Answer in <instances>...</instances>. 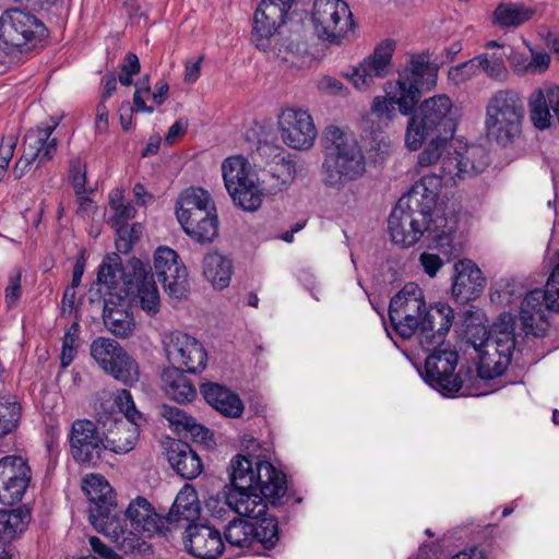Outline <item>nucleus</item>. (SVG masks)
<instances>
[{
  "instance_id": "12",
  "label": "nucleus",
  "mask_w": 559,
  "mask_h": 559,
  "mask_svg": "<svg viewBox=\"0 0 559 559\" xmlns=\"http://www.w3.org/2000/svg\"><path fill=\"white\" fill-rule=\"evenodd\" d=\"M442 345L431 349L426 358L424 371L420 372L423 379L435 390L444 395H452L459 392L463 386H469L474 378V371L469 366L462 365L455 372L459 355L455 350L442 348Z\"/></svg>"
},
{
  "instance_id": "15",
  "label": "nucleus",
  "mask_w": 559,
  "mask_h": 559,
  "mask_svg": "<svg viewBox=\"0 0 559 559\" xmlns=\"http://www.w3.org/2000/svg\"><path fill=\"white\" fill-rule=\"evenodd\" d=\"M312 24L317 36L331 44H340L354 25L352 12L343 0H314Z\"/></svg>"
},
{
  "instance_id": "24",
  "label": "nucleus",
  "mask_w": 559,
  "mask_h": 559,
  "mask_svg": "<svg viewBox=\"0 0 559 559\" xmlns=\"http://www.w3.org/2000/svg\"><path fill=\"white\" fill-rule=\"evenodd\" d=\"M394 49L395 43L393 40L386 39L380 43L374 48L373 53L348 74L354 86L358 90H365L373 83L374 78L386 76Z\"/></svg>"
},
{
  "instance_id": "2",
  "label": "nucleus",
  "mask_w": 559,
  "mask_h": 559,
  "mask_svg": "<svg viewBox=\"0 0 559 559\" xmlns=\"http://www.w3.org/2000/svg\"><path fill=\"white\" fill-rule=\"evenodd\" d=\"M404 197L400 198L388 219V229L394 243L402 247L415 245L421 236L427 234L430 247L450 261L461 254V242L456 240L459 217L454 211L449 214H439L429 219L420 214Z\"/></svg>"
},
{
  "instance_id": "35",
  "label": "nucleus",
  "mask_w": 559,
  "mask_h": 559,
  "mask_svg": "<svg viewBox=\"0 0 559 559\" xmlns=\"http://www.w3.org/2000/svg\"><path fill=\"white\" fill-rule=\"evenodd\" d=\"M200 515V503L197 491L186 485L177 495L173 507L165 516L166 525L180 521L193 522Z\"/></svg>"
},
{
  "instance_id": "47",
  "label": "nucleus",
  "mask_w": 559,
  "mask_h": 559,
  "mask_svg": "<svg viewBox=\"0 0 559 559\" xmlns=\"http://www.w3.org/2000/svg\"><path fill=\"white\" fill-rule=\"evenodd\" d=\"M429 142L424 150L418 154L416 168L420 171L424 168L431 167L438 162L441 163V158L447 150L449 142L452 139H443L431 136L428 139Z\"/></svg>"
},
{
  "instance_id": "31",
  "label": "nucleus",
  "mask_w": 559,
  "mask_h": 559,
  "mask_svg": "<svg viewBox=\"0 0 559 559\" xmlns=\"http://www.w3.org/2000/svg\"><path fill=\"white\" fill-rule=\"evenodd\" d=\"M225 499L227 506L237 514L250 519L266 515L267 504H271L259 491L258 487L245 490H227Z\"/></svg>"
},
{
  "instance_id": "63",
  "label": "nucleus",
  "mask_w": 559,
  "mask_h": 559,
  "mask_svg": "<svg viewBox=\"0 0 559 559\" xmlns=\"http://www.w3.org/2000/svg\"><path fill=\"white\" fill-rule=\"evenodd\" d=\"M90 545L95 554L104 559H120V556L116 554L111 548L105 545L98 537L92 536L90 538Z\"/></svg>"
},
{
  "instance_id": "51",
  "label": "nucleus",
  "mask_w": 559,
  "mask_h": 559,
  "mask_svg": "<svg viewBox=\"0 0 559 559\" xmlns=\"http://www.w3.org/2000/svg\"><path fill=\"white\" fill-rule=\"evenodd\" d=\"M116 405L119 407L122 416L120 418H126L131 421H143L142 414L135 408L134 402L132 400L131 393L123 389L119 391L116 400Z\"/></svg>"
},
{
  "instance_id": "30",
  "label": "nucleus",
  "mask_w": 559,
  "mask_h": 559,
  "mask_svg": "<svg viewBox=\"0 0 559 559\" xmlns=\"http://www.w3.org/2000/svg\"><path fill=\"white\" fill-rule=\"evenodd\" d=\"M141 423L126 418H115L106 432L103 433L106 451L117 454L130 452L139 438Z\"/></svg>"
},
{
  "instance_id": "11",
  "label": "nucleus",
  "mask_w": 559,
  "mask_h": 559,
  "mask_svg": "<svg viewBox=\"0 0 559 559\" xmlns=\"http://www.w3.org/2000/svg\"><path fill=\"white\" fill-rule=\"evenodd\" d=\"M514 330L515 318L508 312L501 313L492 324L491 337L477 352V374L480 378L495 379L509 367L516 345Z\"/></svg>"
},
{
  "instance_id": "40",
  "label": "nucleus",
  "mask_w": 559,
  "mask_h": 559,
  "mask_svg": "<svg viewBox=\"0 0 559 559\" xmlns=\"http://www.w3.org/2000/svg\"><path fill=\"white\" fill-rule=\"evenodd\" d=\"M264 191H266V187H261L258 179H255L251 185L245 182L243 186L228 193L236 206L243 211L253 212L261 206Z\"/></svg>"
},
{
  "instance_id": "19",
  "label": "nucleus",
  "mask_w": 559,
  "mask_h": 559,
  "mask_svg": "<svg viewBox=\"0 0 559 559\" xmlns=\"http://www.w3.org/2000/svg\"><path fill=\"white\" fill-rule=\"evenodd\" d=\"M295 0H262L253 15L252 41L262 50L270 46L271 37L286 23Z\"/></svg>"
},
{
  "instance_id": "33",
  "label": "nucleus",
  "mask_w": 559,
  "mask_h": 559,
  "mask_svg": "<svg viewBox=\"0 0 559 559\" xmlns=\"http://www.w3.org/2000/svg\"><path fill=\"white\" fill-rule=\"evenodd\" d=\"M167 459L177 474L185 479H194L203 469L198 453L188 443L179 440L170 443Z\"/></svg>"
},
{
  "instance_id": "18",
  "label": "nucleus",
  "mask_w": 559,
  "mask_h": 559,
  "mask_svg": "<svg viewBox=\"0 0 559 559\" xmlns=\"http://www.w3.org/2000/svg\"><path fill=\"white\" fill-rule=\"evenodd\" d=\"M164 347L169 368L198 373L205 369L207 354L203 345L193 336L176 331L165 336Z\"/></svg>"
},
{
  "instance_id": "38",
  "label": "nucleus",
  "mask_w": 559,
  "mask_h": 559,
  "mask_svg": "<svg viewBox=\"0 0 559 559\" xmlns=\"http://www.w3.org/2000/svg\"><path fill=\"white\" fill-rule=\"evenodd\" d=\"M535 10L523 3L502 2L493 11V23L500 27H519L530 21Z\"/></svg>"
},
{
  "instance_id": "64",
  "label": "nucleus",
  "mask_w": 559,
  "mask_h": 559,
  "mask_svg": "<svg viewBox=\"0 0 559 559\" xmlns=\"http://www.w3.org/2000/svg\"><path fill=\"white\" fill-rule=\"evenodd\" d=\"M17 144V135L16 134H8L2 138L0 143V159L11 160L14 150Z\"/></svg>"
},
{
  "instance_id": "10",
  "label": "nucleus",
  "mask_w": 559,
  "mask_h": 559,
  "mask_svg": "<svg viewBox=\"0 0 559 559\" xmlns=\"http://www.w3.org/2000/svg\"><path fill=\"white\" fill-rule=\"evenodd\" d=\"M524 114V103L516 91H497L486 106L485 126L488 136L502 146L512 143L521 134Z\"/></svg>"
},
{
  "instance_id": "57",
  "label": "nucleus",
  "mask_w": 559,
  "mask_h": 559,
  "mask_svg": "<svg viewBox=\"0 0 559 559\" xmlns=\"http://www.w3.org/2000/svg\"><path fill=\"white\" fill-rule=\"evenodd\" d=\"M182 432L189 433L194 441L210 445L213 442V435L210 429L205 428L192 417L191 421Z\"/></svg>"
},
{
  "instance_id": "6",
  "label": "nucleus",
  "mask_w": 559,
  "mask_h": 559,
  "mask_svg": "<svg viewBox=\"0 0 559 559\" xmlns=\"http://www.w3.org/2000/svg\"><path fill=\"white\" fill-rule=\"evenodd\" d=\"M228 471L230 485L227 490L258 487L272 507L284 504L287 498L286 475L271 462L259 455L238 454L231 459Z\"/></svg>"
},
{
  "instance_id": "53",
  "label": "nucleus",
  "mask_w": 559,
  "mask_h": 559,
  "mask_svg": "<svg viewBox=\"0 0 559 559\" xmlns=\"http://www.w3.org/2000/svg\"><path fill=\"white\" fill-rule=\"evenodd\" d=\"M543 292L547 294L550 309L559 312V254H557V260L547 280L546 289Z\"/></svg>"
},
{
  "instance_id": "26",
  "label": "nucleus",
  "mask_w": 559,
  "mask_h": 559,
  "mask_svg": "<svg viewBox=\"0 0 559 559\" xmlns=\"http://www.w3.org/2000/svg\"><path fill=\"white\" fill-rule=\"evenodd\" d=\"M550 310L547 294L542 289L528 292L520 306V320L525 334L543 337L549 326L546 312Z\"/></svg>"
},
{
  "instance_id": "21",
  "label": "nucleus",
  "mask_w": 559,
  "mask_h": 559,
  "mask_svg": "<svg viewBox=\"0 0 559 559\" xmlns=\"http://www.w3.org/2000/svg\"><path fill=\"white\" fill-rule=\"evenodd\" d=\"M282 141L294 150H309L317 138L312 117L302 109L287 108L278 116Z\"/></svg>"
},
{
  "instance_id": "46",
  "label": "nucleus",
  "mask_w": 559,
  "mask_h": 559,
  "mask_svg": "<svg viewBox=\"0 0 559 559\" xmlns=\"http://www.w3.org/2000/svg\"><path fill=\"white\" fill-rule=\"evenodd\" d=\"M444 180H447V178L441 173L425 175L419 182L415 183L403 197L406 201L418 206V198H423L421 191H429L431 197L428 198V203H430L432 197H439Z\"/></svg>"
},
{
  "instance_id": "23",
  "label": "nucleus",
  "mask_w": 559,
  "mask_h": 559,
  "mask_svg": "<svg viewBox=\"0 0 559 559\" xmlns=\"http://www.w3.org/2000/svg\"><path fill=\"white\" fill-rule=\"evenodd\" d=\"M121 518L124 519V533L119 540V543L122 542V544L127 540L124 536L127 534V521L130 522L132 531L143 534L145 537H152L155 534L166 536L169 532L165 516L156 513L148 500L141 496L129 503L124 514H121Z\"/></svg>"
},
{
  "instance_id": "61",
  "label": "nucleus",
  "mask_w": 559,
  "mask_h": 559,
  "mask_svg": "<svg viewBox=\"0 0 559 559\" xmlns=\"http://www.w3.org/2000/svg\"><path fill=\"white\" fill-rule=\"evenodd\" d=\"M70 178H71V183L75 190V193L76 194L84 193L86 179H85V173H81L79 160H71Z\"/></svg>"
},
{
  "instance_id": "62",
  "label": "nucleus",
  "mask_w": 559,
  "mask_h": 559,
  "mask_svg": "<svg viewBox=\"0 0 559 559\" xmlns=\"http://www.w3.org/2000/svg\"><path fill=\"white\" fill-rule=\"evenodd\" d=\"M318 88L330 95H341L345 90L343 83L332 76H322L318 81Z\"/></svg>"
},
{
  "instance_id": "16",
  "label": "nucleus",
  "mask_w": 559,
  "mask_h": 559,
  "mask_svg": "<svg viewBox=\"0 0 559 559\" xmlns=\"http://www.w3.org/2000/svg\"><path fill=\"white\" fill-rule=\"evenodd\" d=\"M68 442L72 459L81 466L96 467L106 453L103 433L90 419H75L72 423Z\"/></svg>"
},
{
  "instance_id": "44",
  "label": "nucleus",
  "mask_w": 559,
  "mask_h": 559,
  "mask_svg": "<svg viewBox=\"0 0 559 559\" xmlns=\"http://www.w3.org/2000/svg\"><path fill=\"white\" fill-rule=\"evenodd\" d=\"M254 526L251 521H231L225 530V539L231 545L240 548H254Z\"/></svg>"
},
{
  "instance_id": "13",
  "label": "nucleus",
  "mask_w": 559,
  "mask_h": 559,
  "mask_svg": "<svg viewBox=\"0 0 559 559\" xmlns=\"http://www.w3.org/2000/svg\"><path fill=\"white\" fill-rule=\"evenodd\" d=\"M45 24L21 9L5 10L0 16V49L7 53L28 51L47 37Z\"/></svg>"
},
{
  "instance_id": "32",
  "label": "nucleus",
  "mask_w": 559,
  "mask_h": 559,
  "mask_svg": "<svg viewBox=\"0 0 559 559\" xmlns=\"http://www.w3.org/2000/svg\"><path fill=\"white\" fill-rule=\"evenodd\" d=\"M205 401L226 417L239 418L245 405L239 395L218 383H205L201 386Z\"/></svg>"
},
{
  "instance_id": "41",
  "label": "nucleus",
  "mask_w": 559,
  "mask_h": 559,
  "mask_svg": "<svg viewBox=\"0 0 559 559\" xmlns=\"http://www.w3.org/2000/svg\"><path fill=\"white\" fill-rule=\"evenodd\" d=\"M528 107L531 120L537 129L545 130L550 127L548 88L545 92L542 88L535 90L528 98Z\"/></svg>"
},
{
  "instance_id": "55",
  "label": "nucleus",
  "mask_w": 559,
  "mask_h": 559,
  "mask_svg": "<svg viewBox=\"0 0 559 559\" xmlns=\"http://www.w3.org/2000/svg\"><path fill=\"white\" fill-rule=\"evenodd\" d=\"M477 73V64L475 62V58H473L456 67H452L449 70L448 76L454 84L459 85L475 76Z\"/></svg>"
},
{
  "instance_id": "1",
  "label": "nucleus",
  "mask_w": 559,
  "mask_h": 559,
  "mask_svg": "<svg viewBox=\"0 0 559 559\" xmlns=\"http://www.w3.org/2000/svg\"><path fill=\"white\" fill-rule=\"evenodd\" d=\"M453 319L449 305L437 304L427 309L423 289L413 282L405 284L389 306V320L394 331L403 338L416 334L423 349L442 345Z\"/></svg>"
},
{
  "instance_id": "29",
  "label": "nucleus",
  "mask_w": 559,
  "mask_h": 559,
  "mask_svg": "<svg viewBox=\"0 0 559 559\" xmlns=\"http://www.w3.org/2000/svg\"><path fill=\"white\" fill-rule=\"evenodd\" d=\"M188 549L191 555L202 559H215L224 549L221 533L212 526L195 524L189 525Z\"/></svg>"
},
{
  "instance_id": "52",
  "label": "nucleus",
  "mask_w": 559,
  "mask_h": 559,
  "mask_svg": "<svg viewBox=\"0 0 559 559\" xmlns=\"http://www.w3.org/2000/svg\"><path fill=\"white\" fill-rule=\"evenodd\" d=\"M160 415L173 426L178 432H182L187 425L191 421L192 416L188 415L183 409L164 404Z\"/></svg>"
},
{
  "instance_id": "7",
  "label": "nucleus",
  "mask_w": 559,
  "mask_h": 559,
  "mask_svg": "<svg viewBox=\"0 0 559 559\" xmlns=\"http://www.w3.org/2000/svg\"><path fill=\"white\" fill-rule=\"evenodd\" d=\"M412 112L405 131V145L408 150L417 151L431 136L453 139L457 115L447 95L425 99Z\"/></svg>"
},
{
  "instance_id": "4",
  "label": "nucleus",
  "mask_w": 559,
  "mask_h": 559,
  "mask_svg": "<svg viewBox=\"0 0 559 559\" xmlns=\"http://www.w3.org/2000/svg\"><path fill=\"white\" fill-rule=\"evenodd\" d=\"M321 180L325 187L341 191L366 174V156L357 139L336 126H329L322 139Z\"/></svg>"
},
{
  "instance_id": "39",
  "label": "nucleus",
  "mask_w": 559,
  "mask_h": 559,
  "mask_svg": "<svg viewBox=\"0 0 559 559\" xmlns=\"http://www.w3.org/2000/svg\"><path fill=\"white\" fill-rule=\"evenodd\" d=\"M251 524L255 530L254 546L259 545L263 549H273L280 540L278 522L274 515H262L258 519H251Z\"/></svg>"
},
{
  "instance_id": "22",
  "label": "nucleus",
  "mask_w": 559,
  "mask_h": 559,
  "mask_svg": "<svg viewBox=\"0 0 559 559\" xmlns=\"http://www.w3.org/2000/svg\"><path fill=\"white\" fill-rule=\"evenodd\" d=\"M31 480L27 463L16 455L0 460V502L12 506L20 502Z\"/></svg>"
},
{
  "instance_id": "48",
  "label": "nucleus",
  "mask_w": 559,
  "mask_h": 559,
  "mask_svg": "<svg viewBox=\"0 0 559 559\" xmlns=\"http://www.w3.org/2000/svg\"><path fill=\"white\" fill-rule=\"evenodd\" d=\"M478 72L484 71L489 78L497 81H504L508 78V69L504 66L503 55L493 53L488 56L486 53L475 57Z\"/></svg>"
},
{
  "instance_id": "20",
  "label": "nucleus",
  "mask_w": 559,
  "mask_h": 559,
  "mask_svg": "<svg viewBox=\"0 0 559 559\" xmlns=\"http://www.w3.org/2000/svg\"><path fill=\"white\" fill-rule=\"evenodd\" d=\"M154 269L170 298H186L189 290L188 273L175 250L159 247L154 253Z\"/></svg>"
},
{
  "instance_id": "45",
  "label": "nucleus",
  "mask_w": 559,
  "mask_h": 559,
  "mask_svg": "<svg viewBox=\"0 0 559 559\" xmlns=\"http://www.w3.org/2000/svg\"><path fill=\"white\" fill-rule=\"evenodd\" d=\"M27 518L21 510H0V540L10 542L23 532Z\"/></svg>"
},
{
  "instance_id": "50",
  "label": "nucleus",
  "mask_w": 559,
  "mask_h": 559,
  "mask_svg": "<svg viewBox=\"0 0 559 559\" xmlns=\"http://www.w3.org/2000/svg\"><path fill=\"white\" fill-rule=\"evenodd\" d=\"M117 250L121 253H128L131 250L132 245L140 238L141 226L132 225L130 227L127 223H122L117 225Z\"/></svg>"
},
{
  "instance_id": "56",
  "label": "nucleus",
  "mask_w": 559,
  "mask_h": 559,
  "mask_svg": "<svg viewBox=\"0 0 559 559\" xmlns=\"http://www.w3.org/2000/svg\"><path fill=\"white\" fill-rule=\"evenodd\" d=\"M492 335V329L490 331L483 324H471L467 325L465 336L466 343L471 344L476 352H478L484 344Z\"/></svg>"
},
{
  "instance_id": "43",
  "label": "nucleus",
  "mask_w": 559,
  "mask_h": 559,
  "mask_svg": "<svg viewBox=\"0 0 559 559\" xmlns=\"http://www.w3.org/2000/svg\"><path fill=\"white\" fill-rule=\"evenodd\" d=\"M22 407L12 395H0V437L11 433L19 425Z\"/></svg>"
},
{
  "instance_id": "28",
  "label": "nucleus",
  "mask_w": 559,
  "mask_h": 559,
  "mask_svg": "<svg viewBox=\"0 0 559 559\" xmlns=\"http://www.w3.org/2000/svg\"><path fill=\"white\" fill-rule=\"evenodd\" d=\"M486 285L480 269L471 260H460L454 264L452 294L462 304L476 299Z\"/></svg>"
},
{
  "instance_id": "37",
  "label": "nucleus",
  "mask_w": 559,
  "mask_h": 559,
  "mask_svg": "<svg viewBox=\"0 0 559 559\" xmlns=\"http://www.w3.org/2000/svg\"><path fill=\"white\" fill-rule=\"evenodd\" d=\"M204 277L217 289H224L229 285L233 264L231 261L217 253L212 252L204 255L203 261Z\"/></svg>"
},
{
  "instance_id": "14",
  "label": "nucleus",
  "mask_w": 559,
  "mask_h": 559,
  "mask_svg": "<svg viewBox=\"0 0 559 559\" xmlns=\"http://www.w3.org/2000/svg\"><path fill=\"white\" fill-rule=\"evenodd\" d=\"M90 349L98 366L115 380L129 386L139 381L138 362L117 341L99 336L92 342Z\"/></svg>"
},
{
  "instance_id": "60",
  "label": "nucleus",
  "mask_w": 559,
  "mask_h": 559,
  "mask_svg": "<svg viewBox=\"0 0 559 559\" xmlns=\"http://www.w3.org/2000/svg\"><path fill=\"white\" fill-rule=\"evenodd\" d=\"M21 271H16L14 275L9 278V284L5 288V300L9 306H12L21 296Z\"/></svg>"
},
{
  "instance_id": "5",
  "label": "nucleus",
  "mask_w": 559,
  "mask_h": 559,
  "mask_svg": "<svg viewBox=\"0 0 559 559\" xmlns=\"http://www.w3.org/2000/svg\"><path fill=\"white\" fill-rule=\"evenodd\" d=\"M130 266L131 273H127L118 253L107 254L98 267L97 285L107 288L105 296H108L110 292L121 293L126 296L135 295L142 310L153 317L160 308V298L154 275L147 265L139 259H132Z\"/></svg>"
},
{
  "instance_id": "27",
  "label": "nucleus",
  "mask_w": 559,
  "mask_h": 559,
  "mask_svg": "<svg viewBox=\"0 0 559 559\" xmlns=\"http://www.w3.org/2000/svg\"><path fill=\"white\" fill-rule=\"evenodd\" d=\"M129 308V298L121 293L110 292L104 297L103 321L107 330L117 337L128 338L134 331L135 322Z\"/></svg>"
},
{
  "instance_id": "34",
  "label": "nucleus",
  "mask_w": 559,
  "mask_h": 559,
  "mask_svg": "<svg viewBox=\"0 0 559 559\" xmlns=\"http://www.w3.org/2000/svg\"><path fill=\"white\" fill-rule=\"evenodd\" d=\"M185 372L186 370L168 367L163 370L160 376L165 394L180 404L192 402L197 397L195 385Z\"/></svg>"
},
{
  "instance_id": "8",
  "label": "nucleus",
  "mask_w": 559,
  "mask_h": 559,
  "mask_svg": "<svg viewBox=\"0 0 559 559\" xmlns=\"http://www.w3.org/2000/svg\"><path fill=\"white\" fill-rule=\"evenodd\" d=\"M177 219L195 242L211 243L218 235V218L207 191L190 188L176 203Z\"/></svg>"
},
{
  "instance_id": "59",
  "label": "nucleus",
  "mask_w": 559,
  "mask_h": 559,
  "mask_svg": "<svg viewBox=\"0 0 559 559\" xmlns=\"http://www.w3.org/2000/svg\"><path fill=\"white\" fill-rule=\"evenodd\" d=\"M532 60L525 66V70L531 73H540L548 69L550 57L543 50L531 49Z\"/></svg>"
},
{
  "instance_id": "3",
  "label": "nucleus",
  "mask_w": 559,
  "mask_h": 559,
  "mask_svg": "<svg viewBox=\"0 0 559 559\" xmlns=\"http://www.w3.org/2000/svg\"><path fill=\"white\" fill-rule=\"evenodd\" d=\"M437 69L424 55L413 56L405 69L400 72L395 90L388 93L390 98L374 97L368 118L388 126L395 117V106L402 115H409L419 103L423 94L437 84Z\"/></svg>"
},
{
  "instance_id": "17",
  "label": "nucleus",
  "mask_w": 559,
  "mask_h": 559,
  "mask_svg": "<svg viewBox=\"0 0 559 559\" xmlns=\"http://www.w3.org/2000/svg\"><path fill=\"white\" fill-rule=\"evenodd\" d=\"M59 121L53 120L51 126L36 127L27 130L23 140V154L13 167L15 178H22L34 162L44 165L51 160L57 153L58 140L51 138Z\"/></svg>"
},
{
  "instance_id": "36",
  "label": "nucleus",
  "mask_w": 559,
  "mask_h": 559,
  "mask_svg": "<svg viewBox=\"0 0 559 559\" xmlns=\"http://www.w3.org/2000/svg\"><path fill=\"white\" fill-rule=\"evenodd\" d=\"M222 173L227 192L236 190L243 186L245 182L251 185V182L258 179L250 163L242 156L226 158L222 164Z\"/></svg>"
},
{
  "instance_id": "9",
  "label": "nucleus",
  "mask_w": 559,
  "mask_h": 559,
  "mask_svg": "<svg viewBox=\"0 0 559 559\" xmlns=\"http://www.w3.org/2000/svg\"><path fill=\"white\" fill-rule=\"evenodd\" d=\"M82 489L90 501L88 519L96 531L119 543L124 533V519L117 509L116 496L106 478L91 474L83 479Z\"/></svg>"
},
{
  "instance_id": "42",
  "label": "nucleus",
  "mask_w": 559,
  "mask_h": 559,
  "mask_svg": "<svg viewBox=\"0 0 559 559\" xmlns=\"http://www.w3.org/2000/svg\"><path fill=\"white\" fill-rule=\"evenodd\" d=\"M296 163L284 157L276 162L270 171V179L273 181L266 187V191L275 194L289 186L296 177Z\"/></svg>"
},
{
  "instance_id": "25",
  "label": "nucleus",
  "mask_w": 559,
  "mask_h": 559,
  "mask_svg": "<svg viewBox=\"0 0 559 559\" xmlns=\"http://www.w3.org/2000/svg\"><path fill=\"white\" fill-rule=\"evenodd\" d=\"M477 153H483V151L477 147L468 150L462 145L454 146L451 140L441 158L440 173L448 181L454 183L456 179H465L481 173L487 166V162L475 163L471 160V157H474Z\"/></svg>"
},
{
  "instance_id": "54",
  "label": "nucleus",
  "mask_w": 559,
  "mask_h": 559,
  "mask_svg": "<svg viewBox=\"0 0 559 559\" xmlns=\"http://www.w3.org/2000/svg\"><path fill=\"white\" fill-rule=\"evenodd\" d=\"M423 192V198H418V207L417 210L420 211V214H424V216H426L427 219H429L430 217H435V214L436 212L438 211L439 214H442L445 213V214H449L451 211H454L455 214L459 216L457 214V211L454 206V203L451 204V206H444V207H441V206H437V199L438 197H432L431 198V201L430 203H428V198L431 197L430 192L429 191H421Z\"/></svg>"
},
{
  "instance_id": "49",
  "label": "nucleus",
  "mask_w": 559,
  "mask_h": 559,
  "mask_svg": "<svg viewBox=\"0 0 559 559\" xmlns=\"http://www.w3.org/2000/svg\"><path fill=\"white\" fill-rule=\"evenodd\" d=\"M80 332L81 328L79 322H73L63 336L62 350L60 356L62 368L70 366L78 354V348L80 345Z\"/></svg>"
},
{
  "instance_id": "58",
  "label": "nucleus",
  "mask_w": 559,
  "mask_h": 559,
  "mask_svg": "<svg viewBox=\"0 0 559 559\" xmlns=\"http://www.w3.org/2000/svg\"><path fill=\"white\" fill-rule=\"evenodd\" d=\"M419 262L425 273L430 277H435L440 267L444 264V260L439 254L429 252H423L419 255Z\"/></svg>"
}]
</instances>
